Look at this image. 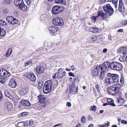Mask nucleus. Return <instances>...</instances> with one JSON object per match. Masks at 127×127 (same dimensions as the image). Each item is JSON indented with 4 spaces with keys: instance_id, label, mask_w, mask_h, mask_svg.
<instances>
[{
    "instance_id": "obj_1",
    "label": "nucleus",
    "mask_w": 127,
    "mask_h": 127,
    "mask_svg": "<svg viewBox=\"0 0 127 127\" xmlns=\"http://www.w3.org/2000/svg\"><path fill=\"white\" fill-rule=\"evenodd\" d=\"M53 84V82L50 80L46 81L43 88V93L46 94L50 93L51 91L52 87Z\"/></svg>"
},
{
    "instance_id": "obj_2",
    "label": "nucleus",
    "mask_w": 127,
    "mask_h": 127,
    "mask_svg": "<svg viewBox=\"0 0 127 127\" xmlns=\"http://www.w3.org/2000/svg\"><path fill=\"white\" fill-rule=\"evenodd\" d=\"M119 89V85H114L108 88V92L110 94L115 95L118 93Z\"/></svg>"
},
{
    "instance_id": "obj_3",
    "label": "nucleus",
    "mask_w": 127,
    "mask_h": 127,
    "mask_svg": "<svg viewBox=\"0 0 127 127\" xmlns=\"http://www.w3.org/2000/svg\"><path fill=\"white\" fill-rule=\"evenodd\" d=\"M123 67L122 64L119 63L113 62L111 63L110 68L114 70L119 71Z\"/></svg>"
},
{
    "instance_id": "obj_4",
    "label": "nucleus",
    "mask_w": 127,
    "mask_h": 127,
    "mask_svg": "<svg viewBox=\"0 0 127 127\" xmlns=\"http://www.w3.org/2000/svg\"><path fill=\"white\" fill-rule=\"evenodd\" d=\"M103 8L105 12H107L108 16L112 15L114 12V11L109 4L105 5Z\"/></svg>"
},
{
    "instance_id": "obj_5",
    "label": "nucleus",
    "mask_w": 127,
    "mask_h": 127,
    "mask_svg": "<svg viewBox=\"0 0 127 127\" xmlns=\"http://www.w3.org/2000/svg\"><path fill=\"white\" fill-rule=\"evenodd\" d=\"M63 10V8L62 7L55 5L53 7L52 11L53 14H57L62 12Z\"/></svg>"
},
{
    "instance_id": "obj_6",
    "label": "nucleus",
    "mask_w": 127,
    "mask_h": 127,
    "mask_svg": "<svg viewBox=\"0 0 127 127\" xmlns=\"http://www.w3.org/2000/svg\"><path fill=\"white\" fill-rule=\"evenodd\" d=\"M53 23L55 25L57 26H62L64 24L62 19L60 17L54 18L53 20Z\"/></svg>"
},
{
    "instance_id": "obj_7",
    "label": "nucleus",
    "mask_w": 127,
    "mask_h": 127,
    "mask_svg": "<svg viewBox=\"0 0 127 127\" xmlns=\"http://www.w3.org/2000/svg\"><path fill=\"white\" fill-rule=\"evenodd\" d=\"M57 78L62 79L66 75V72L64 69L60 68L58 69L57 71Z\"/></svg>"
},
{
    "instance_id": "obj_8",
    "label": "nucleus",
    "mask_w": 127,
    "mask_h": 127,
    "mask_svg": "<svg viewBox=\"0 0 127 127\" xmlns=\"http://www.w3.org/2000/svg\"><path fill=\"white\" fill-rule=\"evenodd\" d=\"M78 90V87H76L75 83H73L70 87L69 93L70 94H76Z\"/></svg>"
},
{
    "instance_id": "obj_9",
    "label": "nucleus",
    "mask_w": 127,
    "mask_h": 127,
    "mask_svg": "<svg viewBox=\"0 0 127 127\" xmlns=\"http://www.w3.org/2000/svg\"><path fill=\"white\" fill-rule=\"evenodd\" d=\"M46 68L45 65L44 63H42L38 65L36 68V71L39 74L43 72L44 69Z\"/></svg>"
},
{
    "instance_id": "obj_10",
    "label": "nucleus",
    "mask_w": 127,
    "mask_h": 127,
    "mask_svg": "<svg viewBox=\"0 0 127 127\" xmlns=\"http://www.w3.org/2000/svg\"><path fill=\"white\" fill-rule=\"evenodd\" d=\"M10 74L5 69L2 68L0 69V76L4 78L9 77Z\"/></svg>"
},
{
    "instance_id": "obj_11",
    "label": "nucleus",
    "mask_w": 127,
    "mask_h": 127,
    "mask_svg": "<svg viewBox=\"0 0 127 127\" xmlns=\"http://www.w3.org/2000/svg\"><path fill=\"white\" fill-rule=\"evenodd\" d=\"M6 19L9 23L12 25L16 24L18 22V21L12 16H8L7 17Z\"/></svg>"
},
{
    "instance_id": "obj_12",
    "label": "nucleus",
    "mask_w": 127,
    "mask_h": 127,
    "mask_svg": "<svg viewBox=\"0 0 127 127\" xmlns=\"http://www.w3.org/2000/svg\"><path fill=\"white\" fill-rule=\"evenodd\" d=\"M111 77L113 84H117L119 82V76L116 74H111L110 75Z\"/></svg>"
},
{
    "instance_id": "obj_13",
    "label": "nucleus",
    "mask_w": 127,
    "mask_h": 127,
    "mask_svg": "<svg viewBox=\"0 0 127 127\" xmlns=\"http://www.w3.org/2000/svg\"><path fill=\"white\" fill-rule=\"evenodd\" d=\"M111 64L110 62H106L103 63L102 65L103 69V71L105 72L106 71H108L109 69L110 68Z\"/></svg>"
},
{
    "instance_id": "obj_14",
    "label": "nucleus",
    "mask_w": 127,
    "mask_h": 127,
    "mask_svg": "<svg viewBox=\"0 0 127 127\" xmlns=\"http://www.w3.org/2000/svg\"><path fill=\"white\" fill-rule=\"evenodd\" d=\"M48 29L50 32L54 35L56 34V32L58 30V27L53 26L50 27Z\"/></svg>"
},
{
    "instance_id": "obj_15",
    "label": "nucleus",
    "mask_w": 127,
    "mask_h": 127,
    "mask_svg": "<svg viewBox=\"0 0 127 127\" xmlns=\"http://www.w3.org/2000/svg\"><path fill=\"white\" fill-rule=\"evenodd\" d=\"M110 74L111 73H109L107 75L108 76V77L105 78V82L109 85H111L113 84V82L111 77L110 76Z\"/></svg>"
},
{
    "instance_id": "obj_16",
    "label": "nucleus",
    "mask_w": 127,
    "mask_h": 127,
    "mask_svg": "<svg viewBox=\"0 0 127 127\" xmlns=\"http://www.w3.org/2000/svg\"><path fill=\"white\" fill-rule=\"evenodd\" d=\"M125 8L123 1L122 0H120L119 1V10L121 12H122L125 11Z\"/></svg>"
},
{
    "instance_id": "obj_17",
    "label": "nucleus",
    "mask_w": 127,
    "mask_h": 127,
    "mask_svg": "<svg viewBox=\"0 0 127 127\" xmlns=\"http://www.w3.org/2000/svg\"><path fill=\"white\" fill-rule=\"evenodd\" d=\"M98 15L97 16H101L103 18H105L108 17V14L107 13H104L101 10L99 11L98 12Z\"/></svg>"
},
{
    "instance_id": "obj_18",
    "label": "nucleus",
    "mask_w": 127,
    "mask_h": 127,
    "mask_svg": "<svg viewBox=\"0 0 127 127\" xmlns=\"http://www.w3.org/2000/svg\"><path fill=\"white\" fill-rule=\"evenodd\" d=\"M9 85L12 88H15L16 87V84L14 80L11 79L9 83Z\"/></svg>"
},
{
    "instance_id": "obj_19",
    "label": "nucleus",
    "mask_w": 127,
    "mask_h": 127,
    "mask_svg": "<svg viewBox=\"0 0 127 127\" xmlns=\"http://www.w3.org/2000/svg\"><path fill=\"white\" fill-rule=\"evenodd\" d=\"M20 102L22 105L24 106H29L31 105V103L29 101L26 100H22Z\"/></svg>"
},
{
    "instance_id": "obj_20",
    "label": "nucleus",
    "mask_w": 127,
    "mask_h": 127,
    "mask_svg": "<svg viewBox=\"0 0 127 127\" xmlns=\"http://www.w3.org/2000/svg\"><path fill=\"white\" fill-rule=\"evenodd\" d=\"M27 8V6L23 2L19 6V9L23 11H26Z\"/></svg>"
},
{
    "instance_id": "obj_21",
    "label": "nucleus",
    "mask_w": 127,
    "mask_h": 127,
    "mask_svg": "<svg viewBox=\"0 0 127 127\" xmlns=\"http://www.w3.org/2000/svg\"><path fill=\"white\" fill-rule=\"evenodd\" d=\"M127 48L123 46L120 47L119 49L118 52L119 53H122L123 55L126 52Z\"/></svg>"
},
{
    "instance_id": "obj_22",
    "label": "nucleus",
    "mask_w": 127,
    "mask_h": 127,
    "mask_svg": "<svg viewBox=\"0 0 127 127\" xmlns=\"http://www.w3.org/2000/svg\"><path fill=\"white\" fill-rule=\"evenodd\" d=\"M117 103L118 106L122 105L125 102L124 99L121 98H119L117 99Z\"/></svg>"
},
{
    "instance_id": "obj_23",
    "label": "nucleus",
    "mask_w": 127,
    "mask_h": 127,
    "mask_svg": "<svg viewBox=\"0 0 127 127\" xmlns=\"http://www.w3.org/2000/svg\"><path fill=\"white\" fill-rule=\"evenodd\" d=\"M6 109L8 111H10L12 110L13 109V106L9 102H8L6 105L5 106Z\"/></svg>"
},
{
    "instance_id": "obj_24",
    "label": "nucleus",
    "mask_w": 127,
    "mask_h": 127,
    "mask_svg": "<svg viewBox=\"0 0 127 127\" xmlns=\"http://www.w3.org/2000/svg\"><path fill=\"white\" fill-rule=\"evenodd\" d=\"M107 100L108 103L109 105L113 106H116L115 104L114 103V100L113 99L110 98H108L107 99Z\"/></svg>"
},
{
    "instance_id": "obj_25",
    "label": "nucleus",
    "mask_w": 127,
    "mask_h": 127,
    "mask_svg": "<svg viewBox=\"0 0 127 127\" xmlns=\"http://www.w3.org/2000/svg\"><path fill=\"white\" fill-rule=\"evenodd\" d=\"M47 102L48 100H47L40 102V106L41 108L46 107V105L48 104V102Z\"/></svg>"
},
{
    "instance_id": "obj_26",
    "label": "nucleus",
    "mask_w": 127,
    "mask_h": 127,
    "mask_svg": "<svg viewBox=\"0 0 127 127\" xmlns=\"http://www.w3.org/2000/svg\"><path fill=\"white\" fill-rule=\"evenodd\" d=\"M4 94L6 96L8 97L9 98L11 99H13L14 97V96L11 95L8 91L7 90H6L4 91Z\"/></svg>"
},
{
    "instance_id": "obj_27",
    "label": "nucleus",
    "mask_w": 127,
    "mask_h": 127,
    "mask_svg": "<svg viewBox=\"0 0 127 127\" xmlns=\"http://www.w3.org/2000/svg\"><path fill=\"white\" fill-rule=\"evenodd\" d=\"M99 73L97 69L95 68L94 70L92 71V76L94 77H95L99 74Z\"/></svg>"
},
{
    "instance_id": "obj_28",
    "label": "nucleus",
    "mask_w": 127,
    "mask_h": 127,
    "mask_svg": "<svg viewBox=\"0 0 127 127\" xmlns=\"http://www.w3.org/2000/svg\"><path fill=\"white\" fill-rule=\"evenodd\" d=\"M23 2V0H14V3L15 5L17 6H19Z\"/></svg>"
},
{
    "instance_id": "obj_29",
    "label": "nucleus",
    "mask_w": 127,
    "mask_h": 127,
    "mask_svg": "<svg viewBox=\"0 0 127 127\" xmlns=\"http://www.w3.org/2000/svg\"><path fill=\"white\" fill-rule=\"evenodd\" d=\"M39 101L40 102L44 101L45 100H47V99L45 97L42 95H40L37 96Z\"/></svg>"
},
{
    "instance_id": "obj_30",
    "label": "nucleus",
    "mask_w": 127,
    "mask_h": 127,
    "mask_svg": "<svg viewBox=\"0 0 127 127\" xmlns=\"http://www.w3.org/2000/svg\"><path fill=\"white\" fill-rule=\"evenodd\" d=\"M32 77H33V78H32V81L33 82V83H32V85L35 87H36V86L37 85V83H36L34 82L36 80V78L35 75L32 73Z\"/></svg>"
},
{
    "instance_id": "obj_31",
    "label": "nucleus",
    "mask_w": 127,
    "mask_h": 127,
    "mask_svg": "<svg viewBox=\"0 0 127 127\" xmlns=\"http://www.w3.org/2000/svg\"><path fill=\"white\" fill-rule=\"evenodd\" d=\"M6 33L5 30L0 27V36H3L5 35Z\"/></svg>"
},
{
    "instance_id": "obj_32",
    "label": "nucleus",
    "mask_w": 127,
    "mask_h": 127,
    "mask_svg": "<svg viewBox=\"0 0 127 127\" xmlns=\"http://www.w3.org/2000/svg\"><path fill=\"white\" fill-rule=\"evenodd\" d=\"M95 68L99 73L101 70H103L102 64H100L98 66H97Z\"/></svg>"
},
{
    "instance_id": "obj_33",
    "label": "nucleus",
    "mask_w": 127,
    "mask_h": 127,
    "mask_svg": "<svg viewBox=\"0 0 127 127\" xmlns=\"http://www.w3.org/2000/svg\"><path fill=\"white\" fill-rule=\"evenodd\" d=\"M98 31V29L96 28L91 27L90 29V31L93 33H96Z\"/></svg>"
},
{
    "instance_id": "obj_34",
    "label": "nucleus",
    "mask_w": 127,
    "mask_h": 127,
    "mask_svg": "<svg viewBox=\"0 0 127 127\" xmlns=\"http://www.w3.org/2000/svg\"><path fill=\"white\" fill-rule=\"evenodd\" d=\"M105 73V72L103 71H102L100 75V80H103L104 77V74Z\"/></svg>"
},
{
    "instance_id": "obj_35",
    "label": "nucleus",
    "mask_w": 127,
    "mask_h": 127,
    "mask_svg": "<svg viewBox=\"0 0 127 127\" xmlns=\"http://www.w3.org/2000/svg\"><path fill=\"white\" fill-rule=\"evenodd\" d=\"M12 49L10 48L8 49L5 54V56L6 57H8L10 55L12 52Z\"/></svg>"
},
{
    "instance_id": "obj_36",
    "label": "nucleus",
    "mask_w": 127,
    "mask_h": 127,
    "mask_svg": "<svg viewBox=\"0 0 127 127\" xmlns=\"http://www.w3.org/2000/svg\"><path fill=\"white\" fill-rule=\"evenodd\" d=\"M27 93V90L25 88H23L20 91V94L22 95L25 94Z\"/></svg>"
},
{
    "instance_id": "obj_37",
    "label": "nucleus",
    "mask_w": 127,
    "mask_h": 127,
    "mask_svg": "<svg viewBox=\"0 0 127 127\" xmlns=\"http://www.w3.org/2000/svg\"><path fill=\"white\" fill-rule=\"evenodd\" d=\"M65 0H55V2L56 3H60L62 4L65 2Z\"/></svg>"
},
{
    "instance_id": "obj_38",
    "label": "nucleus",
    "mask_w": 127,
    "mask_h": 127,
    "mask_svg": "<svg viewBox=\"0 0 127 127\" xmlns=\"http://www.w3.org/2000/svg\"><path fill=\"white\" fill-rule=\"evenodd\" d=\"M17 125L18 127H24L25 123L23 122H20L18 123Z\"/></svg>"
},
{
    "instance_id": "obj_39",
    "label": "nucleus",
    "mask_w": 127,
    "mask_h": 127,
    "mask_svg": "<svg viewBox=\"0 0 127 127\" xmlns=\"http://www.w3.org/2000/svg\"><path fill=\"white\" fill-rule=\"evenodd\" d=\"M37 84L38 85V89H40L43 86V83L42 81H41V82H38Z\"/></svg>"
},
{
    "instance_id": "obj_40",
    "label": "nucleus",
    "mask_w": 127,
    "mask_h": 127,
    "mask_svg": "<svg viewBox=\"0 0 127 127\" xmlns=\"http://www.w3.org/2000/svg\"><path fill=\"white\" fill-rule=\"evenodd\" d=\"M90 109L91 110L93 111L94 112H95V111L96 110V107L95 105H93V106H92L90 108Z\"/></svg>"
},
{
    "instance_id": "obj_41",
    "label": "nucleus",
    "mask_w": 127,
    "mask_h": 127,
    "mask_svg": "<svg viewBox=\"0 0 127 127\" xmlns=\"http://www.w3.org/2000/svg\"><path fill=\"white\" fill-rule=\"evenodd\" d=\"M86 120L85 118V117L84 116H83L82 117L81 119V122L85 124L86 123Z\"/></svg>"
},
{
    "instance_id": "obj_42",
    "label": "nucleus",
    "mask_w": 127,
    "mask_h": 127,
    "mask_svg": "<svg viewBox=\"0 0 127 127\" xmlns=\"http://www.w3.org/2000/svg\"><path fill=\"white\" fill-rule=\"evenodd\" d=\"M112 1L113 3H114L115 5V8H117V3L118 0H112Z\"/></svg>"
},
{
    "instance_id": "obj_43",
    "label": "nucleus",
    "mask_w": 127,
    "mask_h": 127,
    "mask_svg": "<svg viewBox=\"0 0 127 127\" xmlns=\"http://www.w3.org/2000/svg\"><path fill=\"white\" fill-rule=\"evenodd\" d=\"M79 81V79L78 77L77 76H76L74 78V82H73V83H78Z\"/></svg>"
},
{
    "instance_id": "obj_44",
    "label": "nucleus",
    "mask_w": 127,
    "mask_h": 127,
    "mask_svg": "<svg viewBox=\"0 0 127 127\" xmlns=\"http://www.w3.org/2000/svg\"><path fill=\"white\" fill-rule=\"evenodd\" d=\"M11 2V0H5L4 3L6 4L7 5L10 4Z\"/></svg>"
},
{
    "instance_id": "obj_45",
    "label": "nucleus",
    "mask_w": 127,
    "mask_h": 127,
    "mask_svg": "<svg viewBox=\"0 0 127 127\" xmlns=\"http://www.w3.org/2000/svg\"><path fill=\"white\" fill-rule=\"evenodd\" d=\"M6 24V22L2 20H0V26H2L5 25Z\"/></svg>"
},
{
    "instance_id": "obj_46",
    "label": "nucleus",
    "mask_w": 127,
    "mask_h": 127,
    "mask_svg": "<svg viewBox=\"0 0 127 127\" xmlns=\"http://www.w3.org/2000/svg\"><path fill=\"white\" fill-rule=\"evenodd\" d=\"M123 58L125 59V61H127V52L123 55Z\"/></svg>"
},
{
    "instance_id": "obj_47",
    "label": "nucleus",
    "mask_w": 127,
    "mask_h": 127,
    "mask_svg": "<svg viewBox=\"0 0 127 127\" xmlns=\"http://www.w3.org/2000/svg\"><path fill=\"white\" fill-rule=\"evenodd\" d=\"M41 22H42L45 20V18L44 15H42L41 16L40 18Z\"/></svg>"
},
{
    "instance_id": "obj_48",
    "label": "nucleus",
    "mask_w": 127,
    "mask_h": 127,
    "mask_svg": "<svg viewBox=\"0 0 127 127\" xmlns=\"http://www.w3.org/2000/svg\"><path fill=\"white\" fill-rule=\"evenodd\" d=\"M28 78L30 80L32 81V73L30 72L27 76Z\"/></svg>"
},
{
    "instance_id": "obj_49",
    "label": "nucleus",
    "mask_w": 127,
    "mask_h": 127,
    "mask_svg": "<svg viewBox=\"0 0 127 127\" xmlns=\"http://www.w3.org/2000/svg\"><path fill=\"white\" fill-rule=\"evenodd\" d=\"M6 81V79L4 78H0V82L1 83H4Z\"/></svg>"
},
{
    "instance_id": "obj_50",
    "label": "nucleus",
    "mask_w": 127,
    "mask_h": 127,
    "mask_svg": "<svg viewBox=\"0 0 127 127\" xmlns=\"http://www.w3.org/2000/svg\"><path fill=\"white\" fill-rule=\"evenodd\" d=\"M97 17V16L96 17L95 16H93L92 17V20L93 22H95L96 21V18Z\"/></svg>"
},
{
    "instance_id": "obj_51",
    "label": "nucleus",
    "mask_w": 127,
    "mask_h": 127,
    "mask_svg": "<svg viewBox=\"0 0 127 127\" xmlns=\"http://www.w3.org/2000/svg\"><path fill=\"white\" fill-rule=\"evenodd\" d=\"M28 113L27 112H24L22 113L21 114V116H23L26 115H28Z\"/></svg>"
},
{
    "instance_id": "obj_52",
    "label": "nucleus",
    "mask_w": 127,
    "mask_h": 127,
    "mask_svg": "<svg viewBox=\"0 0 127 127\" xmlns=\"http://www.w3.org/2000/svg\"><path fill=\"white\" fill-rule=\"evenodd\" d=\"M120 82L121 83H123L124 82V79L123 78V75H121V78L120 80Z\"/></svg>"
},
{
    "instance_id": "obj_53",
    "label": "nucleus",
    "mask_w": 127,
    "mask_h": 127,
    "mask_svg": "<svg viewBox=\"0 0 127 127\" xmlns=\"http://www.w3.org/2000/svg\"><path fill=\"white\" fill-rule=\"evenodd\" d=\"M122 23L123 25H127V20H123L122 22Z\"/></svg>"
},
{
    "instance_id": "obj_54",
    "label": "nucleus",
    "mask_w": 127,
    "mask_h": 127,
    "mask_svg": "<svg viewBox=\"0 0 127 127\" xmlns=\"http://www.w3.org/2000/svg\"><path fill=\"white\" fill-rule=\"evenodd\" d=\"M32 60H30L27 63L25 64V66H27V65L30 64L31 63Z\"/></svg>"
},
{
    "instance_id": "obj_55",
    "label": "nucleus",
    "mask_w": 127,
    "mask_h": 127,
    "mask_svg": "<svg viewBox=\"0 0 127 127\" xmlns=\"http://www.w3.org/2000/svg\"><path fill=\"white\" fill-rule=\"evenodd\" d=\"M92 39L93 41H95L97 40V38L95 36H94V37H92Z\"/></svg>"
},
{
    "instance_id": "obj_56",
    "label": "nucleus",
    "mask_w": 127,
    "mask_h": 127,
    "mask_svg": "<svg viewBox=\"0 0 127 127\" xmlns=\"http://www.w3.org/2000/svg\"><path fill=\"white\" fill-rule=\"evenodd\" d=\"M68 74L70 76H71L73 77H74L75 76L74 74L72 73V72H69L68 73Z\"/></svg>"
},
{
    "instance_id": "obj_57",
    "label": "nucleus",
    "mask_w": 127,
    "mask_h": 127,
    "mask_svg": "<svg viewBox=\"0 0 127 127\" xmlns=\"http://www.w3.org/2000/svg\"><path fill=\"white\" fill-rule=\"evenodd\" d=\"M26 2L28 5H29L30 3L31 0H24Z\"/></svg>"
},
{
    "instance_id": "obj_58",
    "label": "nucleus",
    "mask_w": 127,
    "mask_h": 127,
    "mask_svg": "<svg viewBox=\"0 0 127 127\" xmlns=\"http://www.w3.org/2000/svg\"><path fill=\"white\" fill-rule=\"evenodd\" d=\"M107 49L106 48H104L103 50V53L104 54H105L107 52Z\"/></svg>"
},
{
    "instance_id": "obj_59",
    "label": "nucleus",
    "mask_w": 127,
    "mask_h": 127,
    "mask_svg": "<svg viewBox=\"0 0 127 127\" xmlns=\"http://www.w3.org/2000/svg\"><path fill=\"white\" fill-rule=\"evenodd\" d=\"M122 123L125 124H127V122L124 120H122L121 121Z\"/></svg>"
},
{
    "instance_id": "obj_60",
    "label": "nucleus",
    "mask_w": 127,
    "mask_h": 127,
    "mask_svg": "<svg viewBox=\"0 0 127 127\" xmlns=\"http://www.w3.org/2000/svg\"><path fill=\"white\" fill-rule=\"evenodd\" d=\"M95 87L96 89H97L98 92H99L100 91V90L98 85H96L95 86Z\"/></svg>"
},
{
    "instance_id": "obj_61",
    "label": "nucleus",
    "mask_w": 127,
    "mask_h": 127,
    "mask_svg": "<svg viewBox=\"0 0 127 127\" xmlns=\"http://www.w3.org/2000/svg\"><path fill=\"white\" fill-rule=\"evenodd\" d=\"M88 119L89 120H93V118L90 115H89L88 117Z\"/></svg>"
},
{
    "instance_id": "obj_62",
    "label": "nucleus",
    "mask_w": 127,
    "mask_h": 127,
    "mask_svg": "<svg viewBox=\"0 0 127 127\" xmlns=\"http://www.w3.org/2000/svg\"><path fill=\"white\" fill-rule=\"evenodd\" d=\"M58 73H56L55 74L54 76H53V78L54 79L57 78V76Z\"/></svg>"
},
{
    "instance_id": "obj_63",
    "label": "nucleus",
    "mask_w": 127,
    "mask_h": 127,
    "mask_svg": "<svg viewBox=\"0 0 127 127\" xmlns=\"http://www.w3.org/2000/svg\"><path fill=\"white\" fill-rule=\"evenodd\" d=\"M58 73H56L55 74L54 76H53V78L54 79L57 78V76Z\"/></svg>"
},
{
    "instance_id": "obj_64",
    "label": "nucleus",
    "mask_w": 127,
    "mask_h": 127,
    "mask_svg": "<svg viewBox=\"0 0 127 127\" xmlns=\"http://www.w3.org/2000/svg\"><path fill=\"white\" fill-rule=\"evenodd\" d=\"M66 105L68 107H70L71 106V104L70 102H68L67 103Z\"/></svg>"
}]
</instances>
